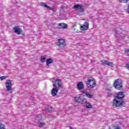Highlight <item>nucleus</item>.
Here are the masks:
<instances>
[{
    "label": "nucleus",
    "mask_w": 129,
    "mask_h": 129,
    "mask_svg": "<svg viewBox=\"0 0 129 129\" xmlns=\"http://www.w3.org/2000/svg\"><path fill=\"white\" fill-rule=\"evenodd\" d=\"M51 82L53 83L52 85L53 88L51 91V94L52 96H56L59 88H62V80L59 79H52Z\"/></svg>",
    "instance_id": "obj_1"
},
{
    "label": "nucleus",
    "mask_w": 129,
    "mask_h": 129,
    "mask_svg": "<svg viewBox=\"0 0 129 129\" xmlns=\"http://www.w3.org/2000/svg\"><path fill=\"white\" fill-rule=\"evenodd\" d=\"M74 9L78 11V14L79 16L84 15V11L85 10V9H84V6L77 4L74 6Z\"/></svg>",
    "instance_id": "obj_2"
},
{
    "label": "nucleus",
    "mask_w": 129,
    "mask_h": 129,
    "mask_svg": "<svg viewBox=\"0 0 129 129\" xmlns=\"http://www.w3.org/2000/svg\"><path fill=\"white\" fill-rule=\"evenodd\" d=\"M123 104H124V101L122 100H119V99L115 98L113 100V106L115 107H120V106H122Z\"/></svg>",
    "instance_id": "obj_3"
},
{
    "label": "nucleus",
    "mask_w": 129,
    "mask_h": 129,
    "mask_svg": "<svg viewBox=\"0 0 129 129\" xmlns=\"http://www.w3.org/2000/svg\"><path fill=\"white\" fill-rule=\"evenodd\" d=\"M7 91L9 93H12L13 92V82L11 80H7L5 83Z\"/></svg>",
    "instance_id": "obj_4"
},
{
    "label": "nucleus",
    "mask_w": 129,
    "mask_h": 129,
    "mask_svg": "<svg viewBox=\"0 0 129 129\" xmlns=\"http://www.w3.org/2000/svg\"><path fill=\"white\" fill-rule=\"evenodd\" d=\"M113 86L115 88H116V89H118V90L122 89V83L119 79H117L115 81Z\"/></svg>",
    "instance_id": "obj_5"
},
{
    "label": "nucleus",
    "mask_w": 129,
    "mask_h": 129,
    "mask_svg": "<svg viewBox=\"0 0 129 129\" xmlns=\"http://www.w3.org/2000/svg\"><path fill=\"white\" fill-rule=\"evenodd\" d=\"M87 86L88 88H94L96 86V82L94 79L88 80V82H87Z\"/></svg>",
    "instance_id": "obj_6"
},
{
    "label": "nucleus",
    "mask_w": 129,
    "mask_h": 129,
    "mask_svg": "<svg viewBox=\"0 0 129 129\" xmlns=\"http://www.w3.org/2000/svg\"><path fill=\"white\" fill-rule=\"evenodd\" d=\"M56 45L59 48H64V47H66V41L64 39H58V42H56Z\"/></svg>",
    "instance_id": "obj_7"
},
{
    "label": "nucleus",
    "mask_w": 129,
    "mask_h": 129,
    "mask_svg": "<svg viewBox=\"0 0 129 129\" xmlns=\"http://www.w3.org/2000/svg\"><path fill=\"white\" fill-rule=\"evenodd\" d=\"M75 99L77 102H79V103H81L82 104H84L86 102V99L83 98V95H80L78 97H76Z\"/></svg>",
    "instance_id": "obj_8"
},
{
    "label": "nucleus",
    "mask_w": 129,
    "mask_h": 129,
    "mask_svg": "<svg viewBox=\"0 0 129 129\" xmlns=\"http://www.w3.org/2000/svg\"><path fill=\"white\" fill-rule=\"evenodd\" d=\"M80 29L81 31H87L89 29V23L85 22L82 26H80Z\"/></svg>",
    "instance_id": "obj_9"
},
{
    "label": "nucleus",
    "mask_w": 129,
    "mask_h": 129,
    "mask_svg": "<svg viewBox=\"0 0 129 129\" xmlns=\"http://www.w3.org/2000/svg\"><path fill=\"white\" fill-rule=\"evenodd\" d=\"M125 96L124 93L120 92L116 94L115 98L119 99L120 100H122V98H124Z\"/></svg>",
    "instance_id": "obj_10"
},
{
    "label": "nucleus",
    "mask_w": 129,
    "mask_h": 129,
    "mask_svg": "<svg viewBox=\"0 0 129 129\" xmlns=\"http://www.w3.org/2000/svg\"><path fill=\"white\" fill-rule=\"evenodd\" d=\"M13 30L15 34H17V35H21V34H22V32H23L22 29L19 27V26H15L14 27Z\"/></svg>",
    "instance_id": "obj_11"
},
{
    "label": "nucleus",
    "mask_w": 129,
    "mask_h": 129,
    "mask_svg": "<svg viewBox=\"0 0 129 129\" xmlns=\"http://www.w3.org/2000/svg\"><path fill=\"white\" fill-rule=\"evenodd\" d=\"M56 25H57V28L58 29H67V24L65 23L54 24L53 26H56Z\"/></svg>",
    "instance_id": "obj_12"
},
{
    "label": "nucleus",
    "mask_w": 129,
    "mask_h": 129,
    "mask_svg": "<svg viewBox=\"0 0 129 129\" xmlns=\"http://www.w3.org/2000/svg\"><path fill=\"white\" fill-rule=\"evenodd\" d=\"M101 63L102 65H107V66H113L114 64L112 62L108 61L105 60H102Z\"/></svg>",
    "instance_id": "obj_13"
},
{
    "label": "nucleus",
    "mask_w": 129,
    "mask_h": 129,
    "mask_svg": "<svg viewBox=\"0 0 129 129\" xmlns=\"http://www.w3.org/2000/svg\"><path fill=\"white\" fill-rule=\"evenodd\" d=\"M77 87L79 90H82V89H84V85L83 84V82H79L77 85Z\"/></svg>",
    "instance_id": "obj_14"
},
{
    "label": "nucleus",
    "mask_w": 129,
    "mask_h": 129,
    "mask_svg": "<svg viewBox=\"0 0 129 129\" xmlns=\"http://www.w3.org/2000/svg\"><path fill=\"white\" fill-rule=\"evenodd\" d=\"M73 30H74L76 33H79L80 32L79 31V26H77L76 24L73 26Z\"/></svg>",
    "instance_id": "obj_15"
},
{
    "label": "nucleus",
    "mask_w": 129,
    "mask_h": 129,
    "mask_svg": "<svg viewBox=\"0 0 129 129\" xmlns=\"http://www.w3.org/2000/svg\"><path fill=\"white\" fill-rule=\"evenodd\" d=\"M40 5L41 7H43V8H46V9H49L50 10H52V8L46 5V3H41Z\"/></svg>",
    "instance_id": "obj_16"
},
{
    "label": "nucleus",
    "mask_w": 129,
    "mask_h": 129,
    "mask_svg": "<svg viewBox=\"0 0 129 129\" xmlns=\"http://www.w3.org/2000/svg\"><path fill=\"white\" fill-rule=\"evenodd\" d=\"M82 92H83V93H84V94H85L87 97H88V98H92V95L90 94V93H88V92L82 91Z\"/></svg>",
    "instance_id": "obj_17"
},
{
    "label": "nucleus",
    "mask_w": 129,
    "mask_h": 129,
    "mask_svg": "<svg viewBox=\"0 0 129 129\" xmlns=\"http://www.w3.org/2000/svg\"><path fill=\"white\" fill-rule=\"evenodd\" d=\"M84 103L86 104V107L87 108H92V105H91L90 103L87 102V100H86V102H85Z\"/></svg>",
    "instance_id": "obj_18"
},
{
    "label": "nucleus",
    "mask_w": 129,
    "mask_h": 129,
    "mask_svg": "<svg viewBox=\"0 0 129 129\" xmlns=\"http://www.w3.org/2000/svg\"><path fill=\"white\" fill-rule=\"evenodd\" d=\"M53 63V59L52 58H48L46 60V65L48 66V65H50V64H52Z\"/></svg>",
    "instance_id": "obj_19"
},
{
    "label": "nucleus",
    "mask_w": 129,
    "mask_h": 129,
    "mask_svg": "<svg viewBox=\"0 0 129 129\" xmlns=\"http://www.w3.org/2000/svg\"><path fill=\"white\" fill-rule=\"evenodd\" d=\"M44 125H46V123L44 122H39L38 123V126H39V127H43Z\"/></svg>",
    "instance_id": "obj_20"
},
{
    "label": "nucleus",
    "mask_w": 129,
    "mask_h": 129,
    "mask_svg": "<svg viewBox=\"0 0 129 129\" xmlns=\"http://www.w3.org/2000/svg\"><path fill=\"white\" fill-rule=\"evenodd\" d=\"M0 129H6V126L3 123L0 122Z\"/></svg>",
    "instance_id": "obj_21"
},
{
    "label": "nucleus",
    "mask_w": 129,
    "mask_h": 129,
    "mask_svg": "<svg viewBox=\"0 0 129 129\" xmlns=\"http://www.w3.org/2000/svg\"><path fill=\"white\" fill-rule=\"evenodd\" d=\"M45 60H46V58H45V57H44V56L41 57V59H40L41 62H44L45 61Z\"/></svg>",
    "instance_id": "obj_22"
},
{
    "label": "nucleus",
    "mask_w": 129,
    "mask_h": 129,
    "mask_svg": "<svg viewBox=\"0 0 129 129\" xmlns=\"http://www.w3.org/2000/svg\"><path fill=\"white\" fill-rule=\"evenodd\" d=\"M125 53L127 55V56H129V49H125Z\"/></svg>",
    "instance_id": "obj_23"
},
{
    "label": "nucleus",
    "mask_w": 129,
    "mask_h": 129,
    "mask_svg": "<svg viewBox=\"0 0 129 129\" xmlns=\"http://www.w3.org/2000/svg\"><path fill=\"white\" fill-rule=\"evenodd\" d=\"M36 119L38 120H42V117L41 116H36Z\"/></svg>",
    "instance_id": "obj_24"
},
{
    "label": "nucleus",
    "mask_w": 129,
    "mask_h": 129,
    "mask_svg": "<svg viewBox=\"0 0 129 129\" xmlns=\"http://www.w3.org/2000/svg\"><path fill=\"white\" fill-rule=\"evenodd\" d=\"M129 0H120V3H127Z\"/></svg>",
    "instance_id": "obj_25"
},
{
    "label": "nucleus",
    "mask_w": 129,
    "mask_h": 129,
    "mask_svg": "<svg viewBox=\"0 0 129 129\" xmlns=\"http://www.w3.org/2000/svg\"><path fill=\"white\" fill-rule=\"evenodd\" d=\"M125 68L129 70V62L126 64Z\"/></svg>",
    "instance_id": "obj_26"
},
{
    "label": "nucleus",
    "mask_w": 129,
    "mask_h": 129,
    "mask_svg": "<svg viewBox=\"0 0 129 129\" xmlns=\"http://www.w3.org/2000/svg\"><path fill=\"white\" fill-rule=\"evenodd\" d=\"M6 78H7V77L6 76H2L0 78V79H1V80H4V79H6Z\"/></svg>",
    "instance_id": "obj_27"
},
{
    "label": "nucleus",
    "mask_w": 129,
    "mask_h": 129,
    "mask_svg": "<svg viewBox=\"0 0 129 129\" xmlns=\"http://www.w3.org/2000/svg\"><path fill=\"white\" fill-rule=\"evenodd\" d=\"M114 32L115 33L116 35H118V32H117V31H116V30L115 29Z\"/></svg>",
    "instance_id": "obj_28"
},
{
    "label": "nucleus",
    "mask_w": 129,
    "mask_h": 129,
    "mask_svg": "<svg viewBox=\"0 0 129 129\" xmlns=\"http://www.w3.org/2000/svg\"><path fill=\"white\" fill-rule=\"evenodd\" d=\"M114 129H120V128L119 127V126H117L114 128Z\"/></svg>",
    "instance_id": "obj_29"
},
{
    "label": "nucleus",
    "mask_w": 129,
    "mask_h": 129,
    "mask_svg": "<svg viewBox=\"0 0 129 129\" xmlns=\"http://www.w3.org/2000/svg\"><path fill=\"white\" fill-rule=\"evenodd\" d=\"M70 129H76V127L73 128L72 127H70Z\"/></svg>",
    "instance_id": "obj_30"
},
{
    "label": "nucleus",
    "mask_w": 129,
    "mask_h": 129,
    "mask_svg": "<svg viewBox=\"0 0 129 129\" xmlns=\"http://www.w3.org/2000/svg\"><path fill=\"white\" fill-rule=\"evenodd\" d=\"M112 94H110L109 96H111Z\"/></svg>",
    "instance_id": "obj_31"
},
{
    "label": "nucleus",
    "mask_w": 129,
    "mask_h": 129,
    "mask_svg": "<svg viewBox=\"0 0 129 129\" xmlns=\"http://www.w3.org/2000/svg\"><path fill=\"white\" fill-rule=\"evenodd\" d=\"M63 8H64V7H63V6H62V7H61V9H63Z\"/></svg>",
    "instance_id": "obj_32"
},
{
    "label": "nucleus",
    "mask_w": 129,
    "mask_h": 129,
    "mask_svg": "<svg viewBox=\"0 0 129 129\" xmlns=\"http://www.w3.org/2000/svg\"><path fill=\"white\" fill-rule=\"evenodd\" d=\"M53 28H56L54 26H53Z\"/></svg>",
    "instance_id": "obj_33"
}]
</instances>
